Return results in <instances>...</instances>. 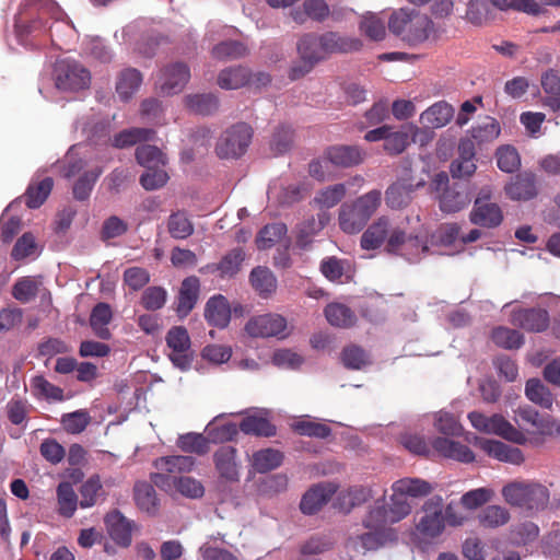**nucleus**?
I'll list each match as a JSON object with an SVG mask.
<instances>
[{
  "mask_svg": "<svg viewBox=\"0 0 560 560\" xmlns=\"http://www.w3.org/2000/svg\"><path fill=\"white\" fill-rule=\"evenodd\" d=\"M387 25L393 35L410 47L423 44L435 32L434 23L427 14L407 8L393 11Z\"/></svg>",
  "mask_w": 560,
  "mask_h": 560,
  "instance_id": "f257e3e1",
  "label": "nucleus"
},
{
  "mask_svg": "<svg viewBox=\"0 0 560 560\" xmlns=\"http://www.w3.org/2000/svg\"><path fill=\"white\" fill-rule=\"evenodd\" d=\"M501 492L509 505L529 514L544 511L550 501L548 488L535 481H512Z\"/></svg>",
  "mask_w": 560,
  "mask_h": 560,
  "instance_id": "f03ea898",
  "label": "nucleus"
},
{
  "mask_svg": "<svg viewBox=\"0 0 560 560\" xmlns=\"http://www.w3.org/2000/svg\"><path fill=\"white\" fill-rule=\"evenodd\" d=\"M385 252L404 257L409 262H417L429 252L428 238L420 234H407L398 226H392Z\"/></svg>",
  "mask_w": 560,
  "mask_h": 560,
  "instance_id": "7ed1b4c3",
  "label": "nucleus"
},
{
  "mask_svg": "<svg viewBox=\"0 0 560 560\" xmlns=\"http://www.w3.org/2000/svg\"><path fill=\"white\" fill-rule=\"evenodd\" d=\"M254 130L247 122H237L226 128L218 138L215 153L220 159H238L252 142Z\"/></svg>",
  "mask_w": 560,
  "mask_h": 560,
  "instance_id": "20e7f679",
  "label": "nucleus"
},
{
  "mask_svg": "<svg viewBox=\"0 0 560 560\" xmlns=\"http://www.w3.org/2000/svg\"><path fill=\"white\" fill-rule=\"evenodd\" d=\"M471 425L479 432L495 434L515 444L524 445L528 439L526 434L513 427L502 415L494 413L488 417L479 411L468 413Z\"/></svg>",
  "mask_w": 560,
  "mask_h": 560,
  "instance_id": "39448f33",
  "label": "nucleus"
},
{
  "mask_svg": "<svg viewBox=\"0 0 560 560\" xmlns=\"http://www.w3.org/2000/svg\"><path fill=\"white\" fill-rule=\"evenodd\" d=\"M158 472L151 475V481L155 487L171 491L174 482L180 477V474L189 472L195 466V458L191 456H165L154 462Z\"/></svg>",
  "mask_w": 560,
  "mask_h": 560,
  "instance_id": "423d86ee",
  "label": "nucleus"
},
{
  "mask_svg": "<svg viewBox=\"0 0 560 560\" xmlns=\"http://www.w3.org/2000/svg\"><path fill=\"white\" fill-rule=\"evenodd\" d=\"M443 506L444 502L441 495H433L423 503V515L416 525L420 536L425 539H435L443 534L445 529Z\"/></svg>",
  "mask_w": 560,
  "mask_h": 560,
  "instance_id": "0eeeda50",
  "label": "nucleus"
},
{
  "mask_svg": "<svg viewBox=\"0 0 560 560\" xmlns=\"http://www.w3.org/2000/svg\"><path fill=\"white\" fill-rule=\"evenodd\" d=\"M55 82L61 91H80L89 88L91 75L79 62L65 59L55 66Z\"/></svg>",
  "mask_w": 560,
  "mask_h": 560,
  "instance_id": "6e6552de",
  "label": "nucleus"
},
{
  "mask_svg": "<svg viewBox=\"0 0 560 560\" xmlns=\"http://www.w3.org/2000/svg\"><path fill=\"white\" fill-rule=\"evenodd\" d=\"M515 422L518 431L525 434L553 435L560 433V424L548 416L540 415L529 406L518 407L515 411Z\"/></svg>",
  "mask_w": 560,
  "mask_h": 560,
  "instance_id": "1a4fd4ad",
  "label": "nucleus"
},
{
  "mask_svg": "<svg viewBox=\"0 0 560 560\" xmlns=\"http://www.w3.org/2000/svg\"><path fill=\"white\" fill-rule=\"evenodd\" d=\"M189 79V67L180 61L173 62L159 71L155 88L162 95H175L184 90Z\"/></svg>",
  "mask_w": 560,
  "mask_h": 560,
  "instance_id": "9d476101",
  "label": "nucleus"
},
{
  "mask_svg": "<svg viewBox=\"0 0 560 560\" xmlns=\"http://www.w3.org/2000/svg\"><path fill=\"white\" fill-rule=\"evenodd\" d=\"M165 341L172 363L182 370L188 369L192 362V351L187 329L184 326L172 327L166 334Z\"/></svg>",
  "mask_w": 560,
  "mask_h": 560,
  "instance_id": "9b49d317",
  "label": "nucleus"
},
{
  "mask_svg": "<svg viewBox=\"0 0 560 560\" xmlns=\"http://www.w3.org/2000/svg\"><path fill=\"white\" fill-rule=\"evenodd\" d=\"M448 183L450 179L445 172H440L434 176V189L441 192L439 196L440 209L446 213H454L468 203V198L456 185L450 186Z\"/></svg>",
  "mask_w": 560,
  "mask_h": 560,
  "instance_id": "f8f14e48",
  "label": "nucleus"
},
{
  "mask_svg": "<svg viewBox=\"0 0 560 560\" xmlns=\"http://www.w3.org/2000/svg\"><path fill=\"white\" fill-rule=\"evenodd\" d=\"M42 4L38 10V15L31 20L28 23L21 25V33L26 35H44L50 34L52 24L49 20L58 22L63 16L61 8L52 0H40Z\"/></svg>",
  "mask_w": 560,
  "mask_h": 560,
  "instance_id": "ddd939ff",
  "label": "nucleus"
},
{
  "mask_svg": "<svg viewBox=\"0 0 560 560\" xmlns=\"http://www.w3.org/2000/svg\"><path fill=\"white\" fill-rule=\"evenodd\" d=\"M469 219L476 225L493 229L501 224L503 213L499 205L489 201V195L482 190L474 202Z\"/></svg>",
  "mask_w": 560,
  "mask_h": 560,
  "instance_id": "4468645a",
  "label": "nucleus"
},
{
  "mask_svg": "<svg viewBox=\"0 0 560 560\" xmlns=\"http://www.w3.org/2000/svg\"><path fill=\"white\" fill-rule=\"evenodd\" d=\"M425 180L419 178L415 180L412 177H401L392 184L385 191V201L390 209H401L407 207L417 188L423 187Z\"/></svg>",
  "mask_w": 560,
  "mask_h": 560,
  "instance_id": "2eb2a0df",
  "label": "nucleus"
},
{
  "mask_svg": "<svg viewBox=\"0 0 560 560\" xmlns=\"http://www.w3.org/2000/svg\"><path fill=\"white\" fill-rule=\"evenodd\" d=\"M470 442L482 450L488 456L500 462L521 465L525 460L523 452L518 447L510 446L503 442L477 435Z\"/></svg>",
  "mask_w": 560,
  "mask_h": 560,
  "instance_id": "dca6fc26",
  "label": "nucleus"
},
{
  "mask_svg": "<svg viewBox=\"0 0 560 560\" xmlns=\"http://www.w3.org/2000/svg\"><path fill=\"white\" fill-rule=\"evenodd\" d=\"M287 327L284 317L278 314H264L249 319L245 326L252 337H273L282 334Z\"/></svg>",
  "mask_w": 560,
  "mask_h": 560,
  "instance_id": "f3484780",
  "label": "nucleus"
},
{
  "mask_svg": "<svg viewBox=\"0 0 560 560\" xmlns=\"http://www.w3.org/2000/svg\"><path fill=\"white\" fill-rule=\"evenodd\" d=\"M511 324L527 331H544L549 325V314L539 307L517 308L511 314Z\"/></svg>",
  "mask_w": 560,
  "mask_h": 560,
  "instance_id": "a211bd4d",
  "label": "nucleus"
},
{
  "mask_svg": "<svg viewBox=\"0 0 560 560\" xmlns=\"http://www.w3.org/2000/svg\"><path fill=\"white\" fill-rule=\"evenodd\" d=\"M337 486L331 482H320L310 488L302 497L300 509L304 514L317 513L336 493Z\"/></svg>",
  "mask_w": 560,
  "mask_h": 560,
  "instance_id": "6ab92c4d",
  "label": "nucleus"
},
{
  "mask_svg": "<svg viewBox=\"0 0 560 560\" xmlns=\"http://www.w3.org/2000/svg\"><path fill=\"white\" fill-rule=\"evenodd\" d=\"M476 151L470 138H462L458 143V158L450 166L453 177L467 178L476 172Z\"/></svg>",
  "mask_w": 560,
  "mask_h": 560,
  "instance_id": "aec40b11",
  "label": "nucleus"
},
{
  "mask_svg": "<svg viewBox=\"0 0 560 560\" xmlns=\"http://www.w3.org/2000/svg\"><path fill=\"white\" fill-rule=\"evenodd\" d=\"M365 153L355 145H331L324 152L323 159L337 167H352L364 161Z\"/></svg>",
  "mask_w": 560,
  "mask_h": 560,
  "instance_id": "412c9836",
  "label": "nucleus"
},
{
  "mask_svg": "<svg viewBox=\"0 0 560 560\" xmlns=\"http://www.w3.org/2000/svg\"><path fill=\"white\" fill-rule=\"evenodd\" d=\"M200 294V281L196 276H190L182 281L176 303V313L179 317H186L196 306Z\"/></svg>",
  "mask_w": 560,
  "mask_h": 560,
  "instance_id": "4be33fe9",
  "label": "nucleus"
},
{
  "mask_svg": "<svg viewBox=\"0 0 560 560\" xmlns=\"http://www.w3.org/2000/svg\"><path fill=\"white\" fill-rule=\"evenodd\" d=\"M393 223L388 217H380L362 234L360 244L365 250H372L385 245L392 231Z\"/></svg>",
  "mask_w": 560,
  "mask_h": 560,
  "instance_id": "5701e85b",
  "label": "nucleus"
},
{
  "mask_svg": "<svg viewBox=\"0 0 560 560\" xmlns=\"http://www.w3.org/2000/svg\"><path fill=\"white\" fill-rule=\"evenodd\" d=\"M105 525L110 538L122 547L131 544L133 524L119 511L115 510L105 516Z\"/></svg>",
  "mask_w": 560,
  "mask_h": 560,
  "instance_id": "b1692460",
  "label": "nucleus"
},
{
  "mask_svg": "<svg viewBox=\"0 0 560 560\" xmlns=\"http://www.w3.org/2000/svg\"><path fill=\"white\" fill-rule=\"evenodd\" d=\"M432 447L445 458L466 464L475 460V454L467 445L447 438H435Z\"/></svg>",
  "mask_w": 560,
  "mask_h": 560,
  "instance_id": "393cba45",
  "label": "nucleus"
},
{
  "mask_svg": "<svg viewBox=\"0 0 560 560\" xmlns=\"http://www.w3.org/2000/svg\"><path fill=\"white\" fill-rule=\"evenodd\" d=\"M505 194L512 200H529L537 196L536 176L530 172L518 173L505 186Z\"/></svg>",
  "mask_w": 560,
  "mask_h": 560,
  "instance_id": "a878e982",
  "label": "nucleus"
},
{
  "mask_svg": "<svg viewBox=\"0 0 560 560\" xmlns=\"http://www.w3.org/2000/svg\"><path fill=\"white\" fill-rule=\"evenodd\" d=\"M205 318L214 327L224 328L231 320L229 301L222 294L211 296L205 306Z\"/></svg>",
  "mask_w": 560,
  "mask_h": 560,
  "instance_id": "bb28decb",
  "label": "nucleus"
},
{
  "mask_svg": "<svg viewBox=\"0 0 560 560\" xmlns=\"http://www.w3.org/2000/svg\"><path fill=\"white\" fill-rule=\"evenodd\" d=\"M369 530L355 537V547H360L364 552L377 550L388 542L397 539V535L392 528H368Z\"/></svg>",
  "mask_w": 560,
  "mask_h": 560,
  "instance_id": "cd10ccee",
  "label": "nucleus"
},
{
  "mask_svg": "<svg viewBox=\"0 0 560 560\" xmlns=\"http://www.w3.org/2000/svg\"><path fill=\"white\" fill-rule=\"evenodd\" d=\"M501 133L499 121L490 116H485L476 126L471 127L465 138H470L474 145H483L493 142Z\"/></svg>",
  "mask_w": 560,
  "mask_h": 560,
  "instance_id": "c85d7f7f",
  "label": "nucleus"
},
{
  "mask_svg": "<svg viewBox=\"0 0 560 560\" xmlns=\"http://www.w3.org/2000/svg\"><path fill=\"white\" fill-rule=\"evenodd\" d=\"M236 452L235 447L224 445L218 448L213 455L214 465L220 476L230 481H236L238 479Z\"/></svg>",
  "mask_w": 560,
  "mask_h": 560,
  "instance_id": "c756f323",
  "label": "nucleus"
},
{
  "mask_svg": "<svg viewBox=\"0 0 560 560\" xmlns=\"http://www.w3.org/2000/svg\"><path fill=\"white\" fill-rule=\"evenodd\" d=\"M454 117V108L445 101H440L428 107L421 115L420 121L428 128H442Z\"/></svg>",
  "mask_w": 560,
  "mask_h": 560,
  "instance_id": "7c9ffc66",
  "label": "nucleus"
},
{
  "mask_svg": "<svg viewBox=\"0 0 560 560\" xmlns=\"http://www.w3.org/2000/svg\"><path fill=\"white\" fill-rule=\"evenodd\" d=\"M540 84L546 94L544 104L552 112L560 110V73L548 69L541 74Z\"/></svg>",
  "mask_w": 560,
  "mask_h": 560,
  "instance_id": "2f4dec72",
  "label": "nucleus"
},
{
  "mask_svg": "<svg viewBox=\"0 0 560 560\" xmlns=\"http://www.w3.org/2000/svg\"><path fill=\"white\" fill-rule=\"evenodd\" d=\"M299 57L303 60H310L314 63L326 59L322 48L320 35L307 33L300 37L296 44Z\"/></svg>",
  "mask_w": 560,
  "mask_h": 560,
  "instance_id": "473e14b6",
  "label": "nucleus"
},
{
  "mask_svg": "<svg viewBox=\"0 0 560 560\" xmlns=\"http://www.w3.org/2000/svg\"><path fill=\"white\" fill-rule=\"evenodd\" d=\"M434 487L420 478H401L392 485V491H397L405 498H423L429 495Z\"/></svg>",
  "mask_w": 560,
  "mask_h": 560,
  "instance_id": "72a5a7b5",
  "label": "nucleus"
},
{
  "mask_svg": "<svg viewBox=\"0 0 560 560\" xmlns=\"http://www.w3.org/2000/svg\"><path fill=\"white\" fill-rule=\"evenodd\" d=\"M113 317L112 308L107 303H97L90 316V326L96 337L103 340H108L112 337V332L107 325L110 323Z\"/></svg>",
  "mask_w": 560,
  "mask_h": 560,
  "instance_id": "f704fd0d",
  "label": "nucleus"
},
{
  "mask_svg": "<svg viewBox=\"0 0 560 560\" xmlns=\"http://www.w3.org/2000/svg\"><path fill=\"white\" fill-rule=\"evenodd\" d=\"M339 226L348 234L359 233L368 223L366 218L351 203H343L339 211Z\"/></svg>",
  "mask_w": 560,
  "mask_h": 560,
  "instance_id": "c9c22d12",
  "label": "nucleus"
},
{
  "mask_svg": "<svg viewBox=\"0 0 560 560\" xmlns=\"http://www.w3.org/2000/svg\"><path fill=\"white\" fill-rule=\"evenodd\" d=\"M324 314L330 325L339 328H350L357 322L355 313L342 303H329Z\"/></svg>",
  "mask_w": 560,
  "mask_h": 560,
  "instance_id": "e433bc0d",
  "label": "nucleus"
},
{
  "mask_svg": "<svg viewBox=\"0 0 560 560\" xmlns=\"http://www.w3.org/2000/svg\"><path fill=\"white\" fill-rule=\"evenodd\" d=\"M167 232L175 240H187L194 234L195 228L185 210L170 214L166 222Z\"/></svg>",
  "mask_w": 560,
  "mask_h": 560,
  "instance_id": "4c0bfd02",
  "label": "nucleus"
},
{
  "mask_svg": "<svg viewBox=\"0 0 560 560\" xmlns=\"http://www.w3.org/2000/svg\"><path fill=\"white\" fill-rule=\"evenodd\" d=\"M250 72L247 68L237 66L223 69L218 75V84L224 90H237L249 82Z\"/></svg>",
  "mask_w": 560,
  "mask_h": 560,
  "instance_id": "58836bf2",
  "label": "nucleus"
},
{
  "mask_svg": "<svg viewBox=\"0 0 560 560\" xmlns=\"http://www.w3.org/2000/svg\"><path fill=\"white\" fill-rule=\"evenodd\" d=\"M154 483L145 481L137 482L133 488L135 501L137 506L148 514H155L158 512V498L154 489Z\"/></svg>",
  "mask_w": 560,
  "mask_h": 560,
  "instance_id": "ea45409f",
  "label": "nucleus"
},
{
  "mask_svg": "<svg viewBox=\"0 0 560 560\" xmlns=\"http://www.w3.org/2000/svg\"><path fill=\"white\" fill-rule=\"evenodd\" d=\"M141 83L140 71L133 68L125 69L118 77L116 92L122 101H128L139 90Z\"/></svg>",
  "mask_w": 560,
  "mask_h": 560,
  "instance_id": "a19ab883",
  "label": "nucleus"
},
{
  "mask_svg": "<svg viewBox=\"0 0 560 560\" xmlns=\"http://www.w3.org/2000/svg\"><path fill=\"white\" fill-rule=\"evenodd\" d=\"M52 187L54 180L51 177H45L38 183L30 184L24 195L25 205L30 209L39 208L48 198Z\"/></svg>",
  "mask_w": 560,
  "mask_h": 560,
  "instance_id": "79ce46f5",
  "label": "nucleus"
},
{
  "mask_svg": "<svg viewBox=\"0 0 560 560\" xmlns=\"http://www.w3.org/2000/svg\"><path fill=\"white\" fill-rule=\"evenodd\" d=\"M282 462V452L273 448L257 451L253 454L252 458L253 468L259 474H265L278 468Z\"/></svg>",
  "mask_w": 560,
  "mask_h": 560,
  "instance_id": "37998d69",
  "label": "nucleus"
},
{
  "mask_svg": "<svg viewBox=\"0 0 560 560\" xmlns=\"http://www.w3.org/2000/svg\"><path fill=\"white\" fill-rule=\"evenodd\" d=\"M155 131L150 128H130L115 135L112 145L117 149H124L135 145L141 141H148L153 138Z\"/></svg>",
  "mask_w": 560,
  "mask_h": 560,
  "instance_id": "c03bdc74",
  "label": "nucleus"
},
{
  "mask_svg": "<svg viewBox=\"0 0 560 560\" xmlns=\"http://www.w3.org/2000/svg\"><path fill=\"white\" fill-rule=\"evenodd\" d=\"M58 512L65 517L73 516L78 506V495L70 482H60L57 487Z\"/></svg>",
  "mask_w": 560,
  "mask_h": 560,
  "instance_id": "a18cd8bd",
  "label": "nucleus"
},
{
  "mask_svg": "<svg viewBox=\"0 0 560 560\" xmlns=\"http://www.w3.org/2000/svg\"><path fill=\"white\" fill-rule=\"evenodd\" d=\"M340 361L348 370H362L371 364L368 352L358 345L345 347L340 353Z\"/></svg>",
  "mask_w": 560,
  "mask_h": 560,
  "instance_id": "49530a36",
  "label": "nucleus"
},
{
  "mask_svg": "<svg viewBox=\"0 0 560 560\" xmlns=\"http://www.w3.org/2000/svg\"><path fill=\"white\" fill-rule=\"evenodd\" d=\"M104 494L105 492L100 476H91L80 488V506L82 509L94 506Z\"/></svg>",
  "mask_w": 560,
  "mask_h": 560,
  "instance_id": "de8ad7c7",
  "label": "nucleus"
},
{
  "mask_svg": "<svg viewBox=\"0 0 560 560\" xmlns=\"http://www.w3.org/2000/svg\"><path fill=\"white\" fill-rule=\"evenodd\" d=\"M249 281L260 295H268L276 291L277 280L273 273L266 267H256L252 270Z\"/></svg>",
  "mask_w": 560,
  "mask_h": 560,
  "instance_id": "09e8293b",
  "label": "nucleus"
},
{
  "mask_svg": "<svg viewBox=\"0 0 560 560\" xmlns=\"http://www.w3.org/2000/svg\"><path fill=\"white\" fill-rule=\"evenodd\" d=\"M510 518V512L501 505H488L478 514L479 524L486 528L503 526Z\"/></svg>",
  "mask_w": 560,
  "mask_h": 560,
  "instance_id": "8fccbe9b",
  "label": "nucleus"
},
{
  "mask_svg": "<svg viewBox=\"0 0 560 560\" xmlns=\"http://www.w3.org/2000/svg\"><path fill=\"white\" fill-rule=\"evenodd\" d=\"M102 173L101 167L84 172L73 184L72 194L74 199L79 201L88 200Z\"/></svg>",
  "mask_w": 560,
  "mask_h": 560,
  "instance_id": "3c124183",
  "label": "nucleus"
},
{
  "mask_svg": "<svg viewBox=\"0 0 560 560\" xmlns=\"http://www.w3.org/2000/svg\"><path fill=\"white\" fill-rule=\"evenodd\" d=\"M240 430L245 434L266 438L273 436L276 434V427L269 420L256 416L245 417L240 423Z\"/></svg>",
  "mask_w": 560,
  "mask_h": 560,
  "instance_id": "603ef678",
  "label": "nucleus"
},
{
  "mask_svg": "<svg viewBox=\"0 0 560 560\" xmlns=\"http://www.w3.org/2000/svg\"><path fill=\"white\" fill-rule=\"evenodd\" d=\"M347 188L345 184H335L319 190L314 203L320 209H330L337 206L346 196Z\"/></svg>",
  "mask_w": 560,
  "mask_h": 560,
  "instance_id": "864d4df0",
  "label": "nucleus"
},
{
  "mask_svg": "<svg viewBox=\"0 0 560 560\" xmlns=\"http://www.w3.org/2000/svg\"><path fill=\"white\" fill-rule=\"evenodd\" d=\"M492 341L504 349H518L524 343V336L512 328L499 326L492 330Z\"/></svg>",
  "mask_w": 560,
  "mask_h": 560,
  "instance_id": "5fc2aeb1",
  "label": "nucleus"
},
{
  "mask_svg": "<svg viewBox=\"0 0 560 560\" xmlns=\"http://www.w3.org/2000/svg\"><path fill=\"white\" fill-rule=\"evenodd\" d=\"M137 162L145 168L164 166L166 159L164 153L155 145L142 144L136 150Z\"/></svg>",
  "mask_w": 560,
  "mask_h": 560,
  "instance_id": "6e6d98bb",
  "label": "nucleus"
},
{
  "mask_svg": "<svg viewBox=\"0 0 560 560\" xmlns=\"http://www.w3.org/2000/svg\"><path fill=\"white\" fill-rule=\"evenodd\" d=\"M91 422V416L85 409L63 413L60 423L63 430L70 434H80Z\"/></svg>",
  "mask_w": 560,
  "mask_h": 560,
  "instance_id": "4d7b16f0",
  "label": "nucleus"
},
{
  "mask_svg": "<svg viewBox=\"0 0 560 560\" xmlns=\"http://www.w3.org/2000/svg\"><path fill=\"white\" fill-rule=\"evenodd\" d=\"M288 232L287 225L282 222H276L265 225L257 238L256 244L259 249H267L280 241Z\"/></svg>",
  "mask_w": 560,
  "mask_h": 560,
  "instance_id": "13d9d810",
  "label": "nucleus"
},
{
  "mask_svg": "<svg viewBox=\"0 0 560 560\" xmlns=\"http://www.w3.org/2000/svg\"><path fill=\"white\" fill-rule=\"evenodd\" d=\"M187 107L200 115H210L217 112L219 100L213 94H195L186 96Z\"/></svg>",
  "mask_w": 560,
  "mask_h": 560,
  "instance_id": "bf43d9fd",
  "label": "nucleus"
},
{
  "mask_svg": "<svg viewBox=\"0 0 560 560\" xmlns=\"http://www.w3.org/2000/svg\"><path fill=\"white\" fill-rule=\"evenodd\" d=\"M304 187L300 184H289L278 187L276 184L269 186L268 195L277 198L281 205H292L303 199Z\"/></svg>",
  "mask_w": 560,
  "mask_h": 560,
  "instance_id": "052dcab7",
  "label": "nucleus"
},
{
  "mask_svg": "<svg viewBox=\"0 0 560 560\" xmlns=\"http://www.w3.org/2000/svg\"><path fill=\"white\" fill-rule=\"evenodd\" d=\"M525 394L527 398L544 408L552 406V395L538 378H530L526 382Z\"/></svg>",
  "mask_w": 560,
  "mask_h": 560,
  "instance_id": "680f3d73",
  "label": "nucleus"
},
{
  "mask_svg": "<svg viewBox=\"0 0 560 560\" xmlns=\"http://www.w3.org/2000/svg\"><path fill=\"white\" fill-rule=\"evenodd\" d=\"M212 57L218 60H232L244 57L247 54L246 46L237 40H225L212 48Z\"/></svg>",
  "mask_w": 560,
  "mask_h": 560,
  "instance_id": "e2e57ef3",
  "label": "nucleus"
},
{
  "mask_svg": "<svg viewBox=\"0 0 560 560\" xmlns=\"http://www.w3.org/2000/svg\"><path fill=\"white\" fill-rule=\"evenodd\" d=\"M360 31L371 40H383L386 36L385 22L374 13L363 15L360 22Z\"/></svg>",
  "mask_w": 560,
  "mask_h": 560,
  "instance_id": "0e129e2a",
  "label": "nucleus"
},
{
  "mask_svg": "<svg viewBox=\"0 0 560 560\" xmlns=\"http://www.w3.org/2000/svg\"><path fill=\"white\" fill-rule=\"evenodd\" d=\"M244 259V250L242 248H234L222 257L215 269L220 271L221 277H233L240 271Z\"/></svg>",
  "mask_w": 560,
  "mask_h": 560,
  "instance_id": "69168bd1",
  "label": "nucleus"
},
{
  "mask_svg": "<svg viewBox=\"0 0 560 560\" xmlns=\"http://www.w3.org/2000/svg\"><path fill=\"white\" fill-rule=\"evenodd\" d=\"M177 446L186 453L203 455L209 451V440L200 433H186L178 438Z\"/></svg>",
  "mask_w": 560,
  "mask_h": 560,
  "instance_id": "338daca9",
  "label": "nucleus"
},
{
  "mask_svg": "<svg viewBox=\"0 0 560 560\" xmlns=\"http://www.w3.org/2000/svg\"><path fill=\"white\" fill-rule=\"evenodd\" d=\"M497 165L505 173H513L521 165L517 150L512 145H502L495 152Z\"/></svg>",
  "mask_w": 560,
  "mask_h": 560,
  "instance_id": "774afa93",
  "label": "nucleus"
}]
</instances>
